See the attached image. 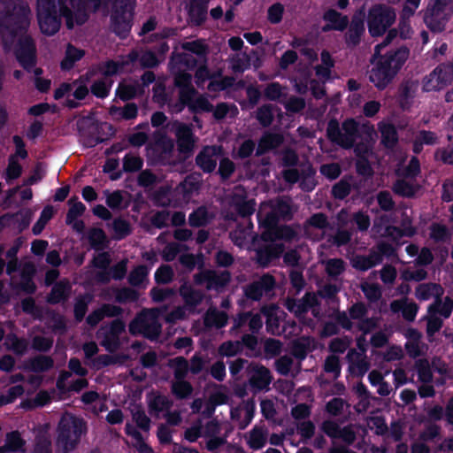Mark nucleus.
I'll list each match as a JSON object with an SVG mask.
<instances>
[{
  "mask_svg": "<svg viewBox=\"0 0 453 453\" xmlns=\"http://www.w3.org/2000/svg\"><path fill=\"white\" fill-rule=\"evenodd\" d=\"M128 58L132 62L139 60L143 66H154L157 63L156 56L150 51L142 53L140 57L137 52H132Z\"/></svg>",
  "mask_w": 453,
  "mask_h": 453,
  "instance_id": "de8ad7c7",
  "label": "nucleus"
},
{
  "mask_svg": "<svg viewBox=\"0 0 453 453\" xmlns=\"http://www.w3.org/2000/svg\"><path fill=\"white\" fill-rule=\"evenodd\" d=\"M149 270L143 266H137L129 276V281L134 286H144L147 282Z\"/></svg>",
  "mask_w": 453,
  "mask_h": 453,
  "instance_id": "ea45409f",
  "label": "nucleus"
},
{
  "mask_svg": "<svg viewBox=\"0 0 453 453\" xmlns=\"http://www.w3.org/2000/svg\"><path fill=\"white\" fill-rule=\"evenodd\" d=\"M125 326L120 321H114L109 328L110 336L109 339H105L102 342L108 349H111L117 344L118 334L124 331Z\"/></svg>",
  "mask_w": 453,
  "mask_h": 453,
  "instance_id": "58836bf2",
  "label": "nucleus"
},
{
  "mask_svg": "<svg viewBox=\"0 0 453 453\" xmlns=\"http://www.w3.org/2000/svg\"><path fill=\"white\" fill-rule=\"evenodd\" d=\"M114 235L118 239L127 236L130 233L128 223L123 219H116L112 224Z\"/></svg>",
  "mask_w": 453,
  "mask_h": 453,
  "instance_id": "69168bd1",
  "label": "nucleus"
},
{
  "mask_svg": "<svg viewBox=\"0 0 453 453\" xmlns=\"http://www.w3.org/2000/svg\"><path fill=\"white\" fill-rule=\"evenodd\" d=\"M150 408L151 411L158 413L169 408V402L165 396L156 395L150 400Z\"/></svg>",
  "mask_w": 453,
  "mask_h": 453,
  "instance_id": "bf43d9fd",
  "label": "nucleus"
},
{
  "mask_svg": "<svg viewBox=\"0 0 453 453\" xmlns=\"http://www.w3.org/2000/svg\"><path fill=\"white\" fill-rule=\"evenodd\" d=\"M111 113L114 118L131 119L136 117L137 108L134 104H127L124 108H111Z\"/></svg>",
  "mask_w": 453,
  "mask_h": 453,
  "instance_id": "a19ab883",
  "label": "nucleus"
},
{
  "mask_svg": "<svg viewBox=\"0 0 453 453\" xmlns=\"http://www.w3.org/2000/svg\"><path fill=\"white\" fill-rule=\"evenodd\" d=\"M23 441L18 433L7 435L5 445L0 449V453H23Z\"/></svg>",
  "mask_w": 453,
  "mask_h": 453,
  "instance_id": "bb28decb",
  "label": "nucleus"
},
{
  "mask_svg": "<svg viewBox=\"0 0 453 453\" xmlns=\"http://www.w3.org/2000/svg\"><path fill=\"white\" fill-rule=\"evenodd\" d=\"M321 62L320 65L316 67V75L321 81H326L330 77V70L334 66V61L327 51H322L321 53Z\"/></svg>",
  "mask_w": 453,
  "mask_h": 453,
  "instance_id": "c756f323",
  "label": "nucleus"
},
{
  "mask_svg": "<svg viewBox=\"0 0 453 453\" xmlns=\"http://www.w3.org/2000/svg\"><path fill=\"white\" fill-rule=\"evenodd\" d=\"M266 441V433L263 428L256 427L249 434L248 443L254 449H261Z\"/></svg>",
  "mask_w": 453,
  "mask_h": 453,
  "instance_id": "c9c22d12",
  "label": "nucleus"
},
{
  "mask_svg": "<svg viewBox=\"0 0 453 453\" xmlns=\"http://www.w3.org/2000/svg\"><path fill=\"white\" fill-rule=\"evenodd\" d=\"M379 263H380V257L375 253H372L369 257H356L353 259L354 267L363 271L367 270Z\"/></svg>",
  "mask_w": 453,
  "mask_h": 453,
  "instance_id": "e433bc0d",
  "label": "nucleus"
},
{
  "mask_svg": "<svg viewBox=\"0 0 453 453\" xmlns=\"http://www.w3.org/2000/svg\"><path fill=\"white\" fill-rule=\"evenodd\" d=\"M84 430L82 419L65 414L62 417L58 427V443L65 450L72 449Z\"/></svg>",
  "mask_w": 453,
  "mask_h": 453,
  "instance_id": "423d86ee",
  "label": "nucleus"
},
{
  "mask_svg": "<svg viewBox=\"0 0 453 453\" xmlns=\"http://www.w3.org/2000/svg\"><path fill=\"white\" fill-rule=\"evenodd\" d=\"M159 310H150L142 312L129 326L132 334H142L148 338H155L160 333L158 322Z\"/></svg>",
  "mask_w": 453,
  "mask_h": 453,
  "instance_id": "6e6552de",
  "label": "nucleus"
},
{
  "mask_svg": "<svg viewBox=\"0 0 453 453\" xmlns=\"http://www.w3.org/2000/svg\"><path fill=\"white\" fill-rule=\"evenodd\" d=\"M51 366V359L43 356H40L35 358L30 364V369L34 372H43L48 370Z\"/></svg>",
  "mask_w": 453,
  "mask_h": 453,
  "instance_id": "13d9d810",
  "label": "nucleus"
},
{
  "mask_svg": "<svg viewBox=\"0 0 453 453\" xmlns=\"http://www.w3.org/2000/svg\"><path fill=\"white\" fill-rule=\"evenodd\" d=\"M442 293V288L436 284H421L416 289V296L419 300L439 298Z\"/></svg>",
  "mask_w": 453,
  "mask_h": 453,
  "instance_id": "393cba45",
  "label": "nucleus"
},
{
  "mask_svg": "<svg viewBox=\"0 0 453 453\" xmlns=\"http://www.w3.org/2000/svg\"><path fill=\"white\" fill-rule=\"evenodd\" d=\"M441 327V319L437 317L434 307H429L427 315V334L431 336Z\"/></svg>",
  "mask_w": 453,
  "mask_h": 453,
  "instance_id": "864d4df0",
  "label": "nucleus"
},
{
  "mask_svg": "<svg viewBox=\"0 0 453 453\" xmlns=\"http://www.w3.org/2000/svg\"><path fill=\"white\" fill-rule=\"evenodd\" d=\"M125 62L108 61L101 67L102 74L104 78L119 73L125 69Z\"/></svg>",
  "mask_w": 453,
  "mask_h": 453,
  "instance_id": "49530a36",
  "label": "nucleus"
},
{
  "mask_svg": "<svg viewBox=\"0 0 453 453\" xmlns=\"http://www.w3.org/2000/svg\"><path fill=\"white\" fill-rule=\"evenodd\" d=\"M84 55V51L69 45L65 51V57L61 62V68L63 70H69L73 67L74 63L80 60Z\"/></svg>",
  "mask_w": 453,
  "mask_h": 453,
  "instance_id": "2f4dec72",
  "label": "nucleus"
},
{
  "mask_svg": "<svg viewBox=\"0 0 453 453\" xmlns=\"http://www.w3.org/2000/svg\"><path fill=\"white\" fill-rule=\"evenodd\" d=\"M192 388L187 381L179 379L173 384V393L180 398L188 396L191 393Z\"/></svg>",
  "mask_w": 453,
  "mask_h": 453,
  "instance_id": "e2e57ef3",
  "label": "nucleus"
},
{
  "mask_svg": "<svg viewBox=\"0 0 453 453\" xmlns=\"http://www.w3.org/2000/svg\"><path fill=\"white\" fill-rule=\"evenodd\" d=\"M273 283L272 276L264 275L258 281L253 282L246 288V296L251 299L257 300L264 293L273 288Z\"/></svg>",
  "mask_w": 453,
  "mask_h": 453,
  "instance_id": "dca6fc26",
  "label": "nucleus"
},
{
  "mask_svg": "<svg viewBox=\"0 0 453 453\" xmlns=\"http://www.w3.org/2000/svg\"><path fill=\"white\" fill-rule=\"evenodd\" d=\"M227 317L225 312L215 309L208 311L205 316V325L207 326L222 327L226 324Z\"/></svg>",
  "mask_w": 453,
  "mask_h": 453,
  "instance_id": "473e14b6",
  "label": "nucleus"
},
{
  "mask_svg": "<svg viewBox=\"0 0 453 453\" xmlns=\"http://www.w3.org/2000/svg\"><path fill=\"white\" fill-rule=\"evenodd\" d=\"M84 211H85V206L82 203H81V202L71 203V206H70L69 211L67 213V217H66V222L68 224H72L73 221H74L80 216H81L83 214Z\"/></svg>",
  "mask_w": 453,
  "mask_h": 453,
  "instance_id": "680f3d73",
  "label": "nucleus"
},
{
  "mask_svg": "<svg viewBox=\"0 0 453 453\" xmlns=\"http://www.w3.org/2000/svg\"><path fill=\"white\" fill-rule=\"evenodd\" d=\"M230 66L234 72H243L250 66V59L245 53H237L230 59Z\"/></svg>",
  "mask_w": 453,
  "mask_h": 453,
  "instance_id": "37998d69",
  "label": "nucleus"
},
{
  "mask_svg": "<svg viewBox=\"0 0 453 453\" xmlns=\"http://www.w3.org/2000/svg\"><path fill=\"white\" fill-rule=\"evenodd\" d=\"M206 4L207 0H192L189 4V17L197 24L205 17Z\"/></svg>",
  "mask_w": 453,
  "mask_h": 453,
  "instance_id": "c85d7f7f",
  "label": "nucleus"
},
{
  "mask_svg": "<svg viewBox=\"0 0 453 453\" xmlns=\"http://www.w3.org/2000/svg\"><path fill=\"white\" fill-rule=\"evenodd\" d=\"M392 32L387 37L386 42L379 44L375 48V53L372 59V68L369 71V80L379 89L385 88L395 78L409 57L406 48H400L380 56L381 50L388 42Z\"/></svg>",
  "mask_w": 453,
  "mask_h": 453,
  "instance_id": "7ed1b4c3",
  "label": "nucleus"
},
{
  "mask_svg": "<svg viewBox=\"0 0 453 453\" xmlns=\"http://www.w3.org/2000/svg\"><path fill=\"white\" fill-rule=\"evenodd\" d=\"M437 140L436 135L432 132L422 131L418 134L414 143V151L418 153L422 144H434Z\"/></svg>",
  "mask_w": 453,
  "mask_h": 453,
  "instance_id": "8fccbe9b",
  "label": "nucleus"
},
{
  "mask_svg": "<svg viewBox=\"0 0 453 453\" xmlns=\"http://www.w3.org/2000/svg\"><path fill=\"white\" fill-rule=\"evenodd\" d=\"M31 11L21 0H0V35L5 49L13 50L20 65L30 71L35 65V47L27 34Z\"/></svg>",
  "mask_w": 453,
  "mask_h": 453,
  "instance_id": "f03ea898",
  "label": "nucleus"
},
{
  "mask_svg": "<svg viewBox=\"0 0 453 453\" xmlns=\"http://www.w3.org/2000/svg\"><path fill=\"white\" fill-rule=\"evenodd\" d=\"M69 288L70 286L68 282H60L55 285L54 288H52L50 296H49V302L53 303L60 302L61 300L65 298V296L68 294Z\"/></svg>",
  "mask_w": 453,
  "mask_h": 453,
  "instance_id": "79ce46f5",
  "label": "nucleus"
},
{
  "mask_svg": "<svg viewBox=\"0 0 453 453\" xmlns=\"http://www.w3.org/2000/svg\"><path fill=\"white\" fill-rule=\"evenodd\" d=\"M379 129L381 133L382 142L387 147H392L397 141L396 131L393 125L381 121L379 123Z\"/></svg>",
  "mask_w": 453,
  "mask_h": 453,
  "instance_id": "cd10ccee",
  "label": "nucleus"
},
{
  "mask_svg": "<svg viewBox=\"0 0 453 453\" xmlns=\"http://www.w3.org/2000/svg\"><path fill=\"white\" fill-rule=\"evenodd\" d=\"M406 336L408 341L405 346L409 355L414 357L422 355L425 352V345L419 342V333L414 329H409Z\"/></svg>",
  "mask_w": 453,
  "mask_h": 453,
  "instance_id": "aec40b11",
  "label": "nucleus"
},
{
  "mask_svg": "<svg viewBox=\"0 0 453 453\" xmlns=\"http://www.w3.org/2000/svg\"><path fill=\"white\" fill-rule=\"evenodd\" d=\"M230 280L229 273L226 271H224L220 273H216L215 272L207 271L202 273L199 276L196 277V281L206 283L207 288H215L219 289L224 287Z\"/></svg>",
  "mask_w": 453,
  "mask_h": 453,
  "instance_id": "4468645a",
  "label": "nucleus"
},
{
  "mask_svg": "<svg viewBox=\"0 0 453 453\" xmlns=\"http://www.w3.org/2000/svg\"><path fill=\"white\" fill-rule=\"evenodd\" d=\"M270 209V206L265 204L258 212L259 219L268 226V230L263 234V238L265 240H270L273 239V235H274L276 239L291 238L294 235V233L289 227H278L274 226L276 215L287 218L291 214L292 206L290 204V200L288 198L279 200L277 204L274 205L275 214L271 215L269 211Z\"/></svg>",
  "mask_w": 453,
  "mask_h": 453,
  "instance_id": "20e7f679",
  "label": "nucleus"
},
{
  "mask_svg": "<svg viewBox=\"0 0 453 453\" xmlns=\"http://www.w3.org/2000/svg\"><path fill=\"white\" fill-rule=\"evenodd\" d=\"M391 309L395 312L401 311L403 316L408 320H413L418 311L417 305L407 300L394 301L391 303Z\"/></svg>",
  "mask_w": 453,
  "mask_h": 453,
  "instance_id": "b1692460",
  "label": "nucleus"
},
{
  "mask_svg": "<svg viewBox=\"0 0 453 453\" xmlns=\"http://www.w3.org/2000/svg\"><path fill=\"white\" fill-rule=\"evenodd\" d=\"M209 214L205 208H198L189 216V223L194 226H200L209 221Z\"/></svg>",
  "mask_w": 453,
  "mask_h": 453,
  "instance_id": "5fc2aeb1",
  "label": "nucleus"
},
{
  "mask_svg": "<svg viewBox=\"0 0 453 453\" xmlns=\"http://www.w3.org/2000/svg\"><path fill=\"white\" fill-rule=\"evenodd\" d=\"M140 85L136 82L123 81L117 89V95L122 100H128L135 96L140 92Z\"/></svg>",
  "mask_w": 453,
  "mask_h": 453,
  "instance_id": "7c9ffc66",
  "label": "nucleus"
},
{
  "mask_svg": "<svg viewBox=\"0 0 453 453\" xmlns=\"http://www.w3.org/2000/svg\"><path fill=\"white\" fill-rule=\"evenodd\" d=\"M284 248L282 243L275 240L265 251H259L257 253V259L260 264L265 265L272 259L278 257L279 255L283 251Z\"/></svg>",
  "mask_w": 453,
  "mask_h": 453,
  "instance_id": "5701e85b",
  "label": "nucleus"
},
{
  "mask_svg": "<svg viewBox=\"0 0 453 453\" xmlns=\"http://www.w3.org/2000/svg\"><path fill=\"white\" fill-rule=\"evenodd\" d=\"M119 313V309L115 306L104 305L103 308L95 311L92 314H90L87 320L88 323L91 326L96 325L104 316H115Z\"/></svg>",
  "mask_w": 453,
  "mask_h": 453,
  "instance_id": "f704fd0d",
  "label": "nucleus"
},
{
  "mask_svg": "<svg viewBox=\"0 0 453 453\" xmlns=\"http://www.w3.org/2000/svg\"><path fill=\"white\" fill-rule=\"evenodd\" d=\"M180 294L185 299L188 305H194L202 299V295L199 292L193 291L188 286H183L180 288Z\"/></svg>",
  "mask_w": 453,
  "mask_h": 453,
  "instance_id": "052dcab7",
  "label": "nucleus"
},
{
  "mask_svg": "<svg viewBox=\"0 0 453 453\" xmlns=\"http://www.w3.org/2000/svg\"><path fill=\"white\" fill-rule=\"evenodd\" d=\"M350 318L354 320L357 321V326L360 330L365 333L372 330L375 325L376 321L374 319H364L363 317L365 314V308L363 304L357 303L352 306L350 309Z\"/></svg>",
  "mask_w": 453,
  "mask_h": 453,
  "instance_id": "a211bd4d",
  "label": "nucleus"
},
{
  "mask_svg": "<svg viewBox=\"0 0 453 453\" xmlns=\"http://www.w3.org/2000/svg\"><path fill=\"white\" fill-rule=\"evenodd\" d=\"M395 19V12L388 6L376 5L369 12L368 27L372 36L382 35Z\"/></svg>",
  "mask_w": 453,
  "mask_h": 453,
  "instance_id": "1a4fd4ad",
  "label": "nucleus"
},
{
  "mask_svg": "<svg viewBox=\"0 0 453 453\" xmlns=\"http://www.w3.org/2000/svg\"><path fill=\"white\" fill-rule=\"evenodd\" d=\"M417 370L419 380L424 383H428L432 380V371L426 360H418L417 363Z\"/></svg>",
  "mask_w": 453,
  "mask_h": 453,
  "instance_id": "4d7b16f0",
  "label": "nucleus"
},
{
  "mask_svg": "<svg viewBox=\"0 0 453 453\" xmlns=\"http://www.w3.org/2000/svg\"><path fill=\"white\" fill-rule=\"evenodd\" d=\"M453 79V65H441L436 67L423 81V88L427 92L445 88Z\"/></svg>",
  "mask_w": 453,
  "mask_h": 453,
  "instance_id": "9b49d317",
  "label": "nucleus"
},
{
  "mask_svg": "<svg viewBox=\"0 0 453 453\" xmlns=\"http://www.w3.org/2000/svg\"><path fill=\"white\" fill-rule=\"evenodd\" d=\"M242 348L239 342H227L223 343L219 348V353L222 356L232 357L236 355Z\"/></svg>",
  "mask_w": 453,
  "mask_h": 453,
  "instance_id": "338daca9",
  "label": "nucleus"
},
{
  "mask_svg": "<svg viewBox=\"0 0 453 453\" xmlns=\"http://www.w3.org/2000/svg\"><path fill=\"white\" fill-rule=\"evenodd\" d=\"M23 441L18 433L7 435L5 445L0 449V453H23Z\"/></svg>",
  "mask_w": 453,
  "mask_h": 453,
  "instance_id": "a878e982",
  "label": "nucleus"
},
{
  "mask_svg": "<svg viewBox=\"0 0 453 453\" xmlns=\"http://www.w3.org/2000/svg\"><path fill=\"white\" fill-rule=\"evenodd\" d=\"M324 19L327 22V25L324 27V30H342L348 24L347 18L342 16L340 13L334 10L327 11L324 15Z\"/></svg>",
  "mask_w": 453,
  "mask_h": 453,
  "instance_id": "4be33fe9",
  "label": "nucleus"
},
{
  "mask_svg": "<svg viewBox=\"0 0 453 453\" xmlns=\"http://www.w3.org/2000/svg\"><path fill=\"white\" fill-rule=\"evenodd\" d=\"M220 148L217 146L205 147L196 157L197 165L205 172H211L217 165Z\"/></svg>",
  "mask_w": 453,
  "mask_h": 453,
  "instance_id": "ddd939ff",
  "label": "nucleus"
},
{
  "mask_svg": "<svg viewBox=\"0 0 453 453\" xmlns=\"http://www.w3.org/2000/svg\"><path fill=\"white\" fill-rule=\"evenodd\" d=\"M250 382L257 389H265L271 382L269 371L264 366L257 365H252Z\"/></svg>",
  "mask_w": 453,
  "mask_h": 453,
  "instance_id": "f3484780",
  "label": "nucleus"
},
{
  "mask_svg": "<svg viewBox=\"0 0 453 453\" xmlns=\"http://www.w3.org/2000/svg\"><path fill=\"white\" fill-rule=\"evenodd\" d=\"M282 141V138L279 134H267L264 135L258 144L257 153L261 154L266 150L275 148Z\"/></svg>",
  "mask_w": 453,
  "mask_h": 453,
  "instance_id": "4c0bfd02",
  "label": "nucleus"
},
{
  "mask_svg": "<svg viewBox=\"0 0 453 453\" xmlns=\"http://www.w3.org/2000/svg\"><path fill=\"white\" fill-rule=\"evenodd\" d=\"M111 3L112 27L120 36L130 29L134 0H37V19L41 31L48 35H54L60 27L59 16L65 19L66 26L73 28L84 23L88 10H105Z\"/></svg>",
  "mask_w": 453,
  "mask_h": 453,
  "instance_id": "f257e3e1",
  "label": "nucleus"
},
{
  "mask_svg": "<svg viewBox=\"0 0 453 453\" xmlns=\"http://www.w3.org/2000/svg\"><path fill=\"white\" fill-rule=\"evenodd\" d=\"M169 365L173 369L177 380L183 378L188 372V362L183 357L172 359Z\"/></svg>",
  "mask_w": 453,
  "mask_h": 453,
  "instance_id": "603ef678",
  "label": "nucleus"
},
{
  "mask_svg": "<svg viewBox=\"0 0 453 453\" xmlns=\"http://www.w3.org/2000/svg\"><path fill=\"white\" fill-rule=\"evenodd\" d=\"M4 343L7 349H12L18 354L23 353L27 347V344L25 341L17 338L15 335H8Z\"/></svg>",
  "mask_w": 453,
  "mask_h": 453,
  "instance_id": "3c124183",
  "label": "nucleus"
},
{
  "mask_svg": "<svg viewBox=\"0 0 453 453\" xmlns=\"http://www.w3.org/2000/svg\"><path fill=\"white\" fill-rule=\"evenodd\" d=\"M22 173L21 165L19 164L18 160H16V156H11L9 158V164L5 173V180L6 181H11L14 179H17L20 176Z\"/></svg>",
  "mask_w": 453,
  "mask_h": 453,
  "instance_id": "a18cd8bd",
  "label": "nucleus"
},
{
  "mask_svg": "<svg viewBox=\"0 0 453 453\" xmlns=\"http://www.w3.org/2000/svg\"><path fill=\"white\" fill-rule=\"evenodd\" d=\"M317 303L318 296L315 294H307L303 301H288V309L296 316L301 317L303 313L308 311L309 309H311Z\"/></svg>",
  "mask_w": 453,
  "mask_h": 453,
  "instance_id": "6ab92c4d",
  "label": "nucleus"
},
{
  "mask_svg": "<svg viewBox=\"0 0 453 453\" xmlns=\"http://www.w3.org/2000/svg\"><path fill=\"white\" fill-rule=\"evenodd\" d=\"M394 190L399 195L411 196L415 193V187L409 180H399L395 184Z\"/></svg>",
  "mask_w": 453,
  "mask_h": 453,
  "instance_id": "6e6d98bb",
  "label": "nucleus"
},
{
  "mask_svg": "<svg viewBox=\"0 0 453 453\" xmlns=\"http://www.w3.org/2000/svg\"><path fill=\"white\" fill-rule=\"evenodd\" d=\"M357 132V123L353 119L346 120L340 129L336 120H331L327 127V135L331 141L344 148L352 146Z\"/></svg>",
  "mask_w": 453,
  "mask_h": 453,
  "instance_id": "9d476101",
  "label": "nucleus"
},
{
  "mask_svg": "<svg viewBox=\"0 0 453 453\" xmlns=\"http://www.w3.org/2000/svg\"><path fill=\"white\" fill-rule=\"evenodd\" d=\"M173 128H174L180 152L185 155L190 154L196 142L191 129L181 123H174Z\"/></svg>",
  "mask_w": 453,
  "mask_h": 453,
  "instance_id": "f8f14e48",
  "label": "nucleus"
},
{
  "mask_svg": "<svg viewBox=\"0 0 453 453\" xmlns=\"http://www.w3.org/2000/svg\"><path fill=\"white\" fill-rule=\"evenodd\" d=\"M348 359L349 362V371L357 376H363L369 369L364 348L362 352L355 349L350 350L348 353Z\"/></svg>",
  "mask_w": 453,
  "mask_h": 453,
  "instance_id": "2eb2a0df",
  "label": "nucleus"
},
{
  "mask_svg": "<svg viewBox=\"0 0 453 453\" xmlns=\"http://www.w3.org/2000/svg\"><path fill=\"white\" fill-rule=\"evenodd\" d=\"M266 318V327L272 334L280 333V319L282 311L278 307L271 305L265 307L262 311Z\"/></svg>",
  "mask_w": 453,
  "mask_h": 453,
  "instance_id": "412c9836",
  "label": "nucleus"
},
{
  "mask_svg": "<svg viewBox=\"0 0 453 453\" xmlns=\"http://www.w3.org/2000/svg\"><path fill=\"white\" fill-rule=\"evenodd\" d=\"M386 233L388 235L392 237L394 240H397L402 236H412L416 231L411 226V222L409 219H406L403 222L402 229H399L395 226L387 227Z\"/></svg>",
  "mask_w": 453,
  "mask_h": 453,
  "instance_id": "72a5a7b5",
  "label": "nucleus"
},
{
  "mask_svg": "<svg viewBox=\"0 0 453 453\" xmlns=\"http://www.w3.org/2000/svg\"><path fill=\"white\" fill-rule=\"evenodd\" d=\"M111 81L108 78H103L94 82L91 87L92 93L98 97H104L108 95L111 87Z\"/></svg>",
  "mask_w": 453,
  "mask_h": 453,
  "instance_id": "c03bdc74",
  "label": "nucleus"
},
{
  "mask_svg": "<svg viewBox=\"0 0 453 453\" xmlns=\"http://www.w3.org/2000/svg\"><path fill=\"white\" fill-rule=\"evenodd\" d=\"M452 13L450 0H434L426 12L425 22L430 29L439 32L445 27L446 21Z\"/></svg>",
  "mask_w": 453,
  "mask_h": 453,
  "instance_id": "0eeeda50",
  "label": "nucleus"
},
{
  "mask_svg": "<svg viewBox=\"0 0 453 453\" xmlns=\"http://www.w3.org/2000/svg\"><path fill=\"white\" fill-rule=\"evenodd\" d=\"M175 84L180 88V97L183 104H188L194 111H211L212 105L203 96L195 98V89L191 87V75L180 73L175 77Z\"/></svg>",
  "mask_w": 453,
  "mask_h": 453,
  "instance_id": "39448f33",
  "label": "nucleus"
},
{
  "mask_svg": "<svg viewBox=\"0 0 453 453\" xmlns=\"http://www.w3.org/2000/svg\"><path fill=\"white\" fill-rule=\"evenodd\" d=\"M53 216V209L52 207H45L37 220V222L33 226V232L35 234H39L48 223V221L52 218Z\"/></svg>",
  "mask_w": 453,
  "mask_h": 453,
  "instance_id": "09e8293b",
  "label": "nucleus"
},
{
  "mask_svg": "<svg viewBox=\"0 0 453 453\" xmlns=\"http://www.w3.org/2000/svg\"><path fill=\"white\" fill-rule=\"evenodd\" d=\"M142 165V161L139 157L127 155L124 158L123 168L127 172L139 170Z\"/></svg>",
  "mask_w": 453,
  "mask_h": 453,
  "instance_id": "0e129e2a",
  "label": "nucleus"
},
{
  "mask_svg": "<svg viewBox=\"0 0 453 453\" xmlns=\"http://www.w3.org/2000/svg\"><path fill=\"white\" fill-rule=\"evenodd\" d=\"M105 238V234L101 229H91L88 234L89 242L91 245L96 249H100L103 246Z\"/></svg>",
  "mask_w": 453,
  "mask_h": 453,
  "instance_id": "774afa93",
  "label": "nucleus"
}]
</instances>
